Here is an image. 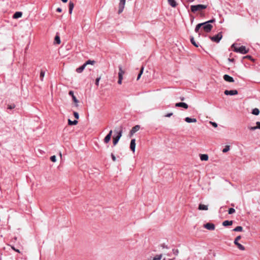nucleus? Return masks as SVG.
<instances>
[{"mask_svg":"<svg viewBox=\"0 0 260 260\" xmlns=\"http://www.w3.org/2000/svg\"><path fill=\"white\" fill-rule=\"evenodd\" d=\"M207 7V5L199 4L197 5H191L190 6V10L192 12L196 13L197 11H201L203 9H205Z\"/></svg>","mask_w":260,"mask_h":260,"instance_id":"f257e3e1","label":"nucleus"},{"mask_svg":"<svg viewBox=\"0 0 260 260\" xmlns=\"http://www.w3.org/2000/svg\"><path fill=\"white\" fill-rule=\"evenodd\" d=\"M232 46L234 47V51L236 52H239L241 54H244L248 52V50L247 49L246 47L244 46H242L239 47H237L235 46L234 44H233Z\"/></svg>","mask_w":260,"mask_h":260,"instance_id":"f03ea898","label":"nucleus"},{"mask_svg":"<svg viewBox=\"0 0 260 260\" xmlns=\"http://www.w3.org/2000/svg\"><path fill=\"white\" fill-rule=\"evenodd\" d=\"M222 37V33L221 32H219L217 35L213 36V37H210V39L213 42L218 43L220 41Z\"/></svg>","mask_w":260,"mask_h":260,"instance_id":"7ed1b4c3","label":"nucleus"},{"mask_svg":"<svg viewBox=\"0 0 260 260\" xmlns=\"http://www.w3.org/2000/svg\"><path fill=\"white\" fill-rule=\"evenodd\" d=\"M212 27L213 26L210 23H208L207 22L203 23V29L207 32L211 31Z\"/></svg>","mask_w":260,"mask_h":260,"instance_id":"20e7f679","label":"nucleus"},{"mask_svg":"<svg viewBox=\"0 0 260 260\" xmlns=\"http://www.w3.org/2000/svg\"><path fill=\"white\" fill-rule=\"evenodd\" d=\"M241 236H237L236 239L234 240V244L237 246L238 248L241 250H244L245 249V247L241 244L240 243H238V240H239L241 239Z\"/></svg>","mask_w":260,"mask_h":260,"instance_id":"39448f33","label":"nucleus"},{"mask_svg":"<svg viewBox=\"0 0 260 260\" xmlns=\"http://www.w3.org/2000/svg\"><path fill=\"white\" fill-rule=\"evenodd\" d=\"M126 0H120L119 4L118 13H121L124 9Z\"/></svg>","mask_w":260,"mask_h":260,"instance_id":"423d86ee","label":"nucleus"},{"mask_svg":"<svg viewBox=\"0 0 260 260\" xmlns=\"http://www.w3.org/2000/svg\"><path fill=\"white\" fill-rule=\"evenodd\" d=\"M225 95H234L238 94V91L237 90H225L224 92Z\"/></svg>","mask_w":260,"mask_h":260,"instance_id":"0eeeda50","label":"nucleus"},{"mask_svg":"<svg viewBox=\"0 0 260 260\" xmlns=\"http://www.w3.org/2000/svg\"><path fill=\"white\" fill-rule=\"evenodd\" d=\"M204 226L208 230L213 231L215 229V225L212 223H207L204 224Z\"/></svg>","mask_w":260,"mask_h":260,"instance_id":"6e6552de","label":"nucleus"},{"mask_svg":"<svg viewBox=\"0 0 260 260\" xmlns=\"http://www.w3.org/2000/svg\"><path fill=\"white\" fill-rule=\"evenodd\" d=\"M175 107H182L185 109H187L188 108V106L187 104L183 102L177 103L175 104Z\"/></svg>","mask_w":260,"mask_h":260,"instance_id":"1a4fd4ad","label":"nucleus"},{"mask_svg":"<svg viewBox=\"0 0 260 260\" xmlns=\"http://www.w3.org/2000/svg\"><path fill=\"white\" fill-rule=\"evenodd\" d=\"M69 94L72 96L74 102L76 104V106L77 107L79 101L77 99L76 97L74 95V92L72 90L70 91Z\"/></svg>","mask_w":260,"mask_h":260,"instance_id":"9d476101","label":"nucleus"},{"mask_svg":"<svg viewBox=\"0 0 260 260\" xmlns=\"http://www.w3.org/2000/svg\"><path fill=\"white\" fill-rule=\"evenodd\" d=\"M112 134V131L111 130L109 132V134L105 137L104 141L105 143H108L110 141L111 138Z\"/></svg>","mask_w":260,"mask_h":260,"instance_id":"9b49d317","label":"nucleus"},{"mask_svg":"<svg viewBox=\"0 0 260 260\" xmlns=\"http://www.w3.org/2000/svg\"><path fill=\"white\" fill-rule=\"evenodd\" d=\"M223 79L229 82H234V80L233 77L228 75H224L223 76Z\"/></svg>","mask_w":260,"mask_h":260,"instance_id":"f8f14e48","label":"nucleus"},{"mask_svg":"<svg viewBox=\"0 0 260 260\" xmlns=\"http://www.w3.org/2000/svg\"><path fill=\"white\" fill-rule=\"evenodd\" d=\"M119 72L118 73V79L122 80V76L124 72L122 71V67L121 66L119 67Z\"/></svg>","mask_w":260,"mask_h":260,"instance_id":"ddd939ff","label":"nucleus"},{"mask_svg":"<svg viewBox=\"0 0 260 260\" xmlns=\"http://www.w3.org/2000/svg\"><path fill=\"white\" fill-rule=\"evenodd\" d=\"M135 139H132L131 142L130 144V148L131 150L135 152V148H136V143H135Z\"/></svg>","mask_w":260,"mask_h":260,"instance_id":"4468645a","label":"nucleus"},{"mask_svg":"<svg viewBox=\"0 0 260 260\" xmlns=\"http://www.w3.org/2000/svg\"><path fill=\"white\" fill-rule=\"evenodd\" d=\"M256 126H249L248 127V129L251 131H254L256 129H260V122L257 121L256 122Z\"/></svg>","mask_w":260,"mask_h":260,"instance_id":"2eb2a0df","label":"nucleus"},{"mask_svg":"<svg viewBox=\"0 0 260 260\" xmlns=\"http://www.w3.org/2000/svg\"><path fill=\"white\" fill-rule=\"evenodd\" d=\"M74 3L72 1H70L69 4V14H72L73 12V10L74 9Z\"/></svg>","mask_w":260,"mask_h":260,"instance_id":"dca6fc26","label":"nucleus"},{"mask_svg":"<svg viewBox=\"0 0 260 260\" xmlns=\"http://www.w3.org/2000/svg\"><path fill=\"white\" fill-rule=\"evenodd\" d=\"M140 127L139 125H137L135 126H134L132 130L131 131V135H133L134 134V133H135L136 132H137V131H138L140 129Z\"/></svg>","mask_w":260,"mask_h":260,"instance_id":"f3484780","label":"nucleus"},{"mask_svg":"<svg viewBox=\"0 0 260 260\" xmlns=\"http://www.w3.org/2000/svg\"><path fill=\"white\" fill-rule=\"evenodd\" d=\"M185 121L187 123L196 122H197V119L187 117L185 118Z\"/></svg>","mask_w":260,"mask_h":260,"instance_id":"a211bd4d","label":"nucleus"},{"mask_svg":"<svg viewBox=\"0 0 260 260\" xmlns=\"http://www.w3.org/2000/svg\"><path fill=\"white\" fill-rule=\"evenodd\" d=\"M198 209L200 210H207L208 209V207L207 205L201 204L199 205Z\"/></svg>","mask_w":260,"mask_h":260,"instance_id":"6ab92c4d","label":"nucleus"},{"mask_svg":"<svg viewBox=\"0 0 260 260\" xmlns=\"http://www.w3.org/2000/svg\"><path fill=\"white\" fill-rule=\"evenodd\" d=\"M22 15V13L21 12H16L13 15V18L17 19L21 17Z\"/></svg>","mask_w":260,"mask_h":260,"instance_id":"aec40b11","label":"nucleus"},{"mask_svg":"<svg viewBox=\"0 0 260 260\" xmlns=\"http://www.w3.org/2000/svg\"><path fill=\"white\" fill-rule=\"evenodd\" d=\"M169 4L173 8L177 6V3L175 0H168Z\"/></svg>","mask_w":260,"mask_h":260,"instance_id":"412c9836","label":"nucleus"},{"mask_svg":"<svg viewBox=\"0 0 260 260\" xmlns=\"http://www.w3.org/2000/svg\"><path fill=\"white\" fill-rule=\"evenodd\" d=\"M85 64H83L82 66L76 69V72L78 73H81L83 72L85 68Z\"/></svg>","mask_w":260,"mask_h":260,"instance_id":"4be33fe9","label":"nucleus"},{"mask_svg":"<svg viewBox=\"0 0 260 260\" xmlns=\"http://www.w3.org/2000/svg\"><path fill=\"white\" fill-rule=\"evenodd\" d=\"M208 158H209V157L207 154H203L200 155V159L201 160L207 161L208 160Z\"/></svg>","mask_w":260,"mask_h":260,"instance_id":"5701e85b","label":"nucleus"},{"mask_svg":"<svg viewBox=\"0 0 260 260\" xmlns=\"http://www.w3.org/2000/svg\"><path fill=\"white\" fill-rule=\"evenodd\" d=\"M201 26H203V23H199V24H197L196 25L195 29H194L195 32L197 33H199V35L200 34L199 33V29Z\"/></svg>","mask_w":260,"mask_h":260,"instance_id":"b1692460","label":"nucleus"},{"mask_svg":"<svg viewBox=\"0 0 260 260\" xmlns=\"http://www.w3.org/2000/svg\"><path fill=\"white\" fill-rule=\"evenodd\" d=\"M233 224V221L231 220H225L222 222V225L223 226H228V225H231Z\"/></svg>","mask_w":260,"mask_h":260,"instance_id":"393cba45","label":"nucleus"},{"mask_svg":"<svg viewBox=\"0 0 260 260\" xmlns=\"http://www.w3.org/2000/svg\"><path fill=\"white\" fill-rule=\"evenodd\" d=\"M78 123V121L75 120L74 121H72L71 119H68V124L70 125H76Z\"/></svg>","mask_w":260,"mask_h":260,"instance_id":"a878e982","label":"nucleus"},{"mask_svg":"<svg viewBox=\"0 0 260 260\" xmlns=\"http://www.w3.org/2000/svg\"><path fill=\"white\" fill-rule=\"evenodd\" d=\"M252 113L255 115H258L259 113V110L257 108H254L252 110Z\"/></svg>","mask_w":260,"mask_h":260,"instance_id":"bb28decb","label":"nucleus"},{"mask_svg":"<svg viewBox=\"0 0 260 260\" xmlns=\"http://www.w3.org/2000/svg\"><path fill=\"white\" fill-rule=\"evenodd\" d=\"M119 139H120V138L117 136L113 137V145H116L117 144V143H118V142L119 141Z\"/></svg>","mask_w":260,"mask_h":260,"instance_id":"cd10ccee","label":"nucleus"},{"mask_svg":"<svg viewBox=\"0 0 260 260\" xmlns=\"http://www.w3.org/2000/svg\"><path fill=\"white\" fill-rule=\"evenodd\" d=\"M55 42L57 44H59L60 43V39L59 36L56 35L54 39Z\"/></svg>","mask_w":260,"mask_h":260,"instance_id":"c85d7f7f","label":"nucleus"},{"mask_svg":"<svg viewBox=\"0 0 260 260\" xmlns=\"http://www.w3.org/2000/svg\"><path fill=\"white\" fill-rule=\"evenodd\" d=\"M243 230V228L241 226H238L233 229L235 232H241Z\"/></svg>","mask_w":260,"mask_h":260,"instance_id":"c756f323","label":"nucleus"},{"mask_svg":"<svg viewBox=\"0 0 260 260\" xmlns=\"http://www.w3.org/2000/svg\"><path fill=\"white\" fill-rule=\"evenodd\" d=\"M190 42L191 43V44L192 45H193L194 46H196V47H198L199 46H198V44H197L196 43V42H195L194 40V38L193 37H191L190 38Z\"/></svg>","mask_w":260,"mask_h":260,"instance_id":"7c9ffc66","label":"nucleus"},{"mask_svg":"<svg viewBox=\"0 0 260 260\" xmlns=\"http://www.w3.org/2000/svg\"><path fill=\"white\" fill-rule=\"evenodd\" d=\"M162 254L156 255L155 257H153V260H160L162 258Z\"/></svg>","mask_w":260,"mask_h":260,"instance_id":"2f4dec72","label":"nucleus"},{"mask_svg":"<svg viewBox=\"0 0 260 260\" xmlns=\"http://www.w3.org/2000/svg\"><path fill=\"white\" fill-rule=\"evenodd\" d=\"M45 71L43 70H41V73H40V79L41 81L43 80V78L45 76Z\"/></svg>","mask_w":260,"mask_h":260,"instance_id":"473e14b6","label":"nucleus"},{"mask_svg":"<svg viewBox=\"0 0 260 260\" xmlns=\"http://www.w3.org/2000/svg\"><path fill=\"white\" fill-rule=\"evenodd\" d=\"M94 63L95 61L88 60L84 64H85V66H86L87 64H93Z\"/></svg>","mask_w":260,"mask_h":260,"instance_id":"72a5a7b5","label":"nucleus"},{"mask_svg":"<svg viewBox=\"0 0 260 260\" xmlns=\"http://www.w3.org/2000/svg\"><path fill=\"white\" fill-rule=\"evenodd\" d=\"M143 70H144V67H142L141 69V71H140L139 74L138 75L137 80H139L141 76L142 75V74L143 72Z\"/></svg>","mask_w":260,"mask_h":260,"instance_id":"f704fd0d","label":"nucleus"},{"mask_svg":"<svg viewBox=\"0 0 260 260\" xmlns=\"http://www.w3.org/2000/svg\"><path fill=\"white\" fill-rule=\"evenodd\" d=\"M143 70H144V67H142L141 69V71H140L139 74L138 75L137 80H139L141 76L142 75V74L143 72Z\"/></svg>","mask_w":260,"mask_h":260,"instance_id":"c9c22d12","label":"nucleus"},{"mask_svg":"<svg viewBox=\"0 0 260 260\" xmlns=\"http://www.w3.org/2000/svg\"><path fill=\"white\" fill-rule=\"evenodd\" d=\"M229 150H230V146L226 145V146H225V148L224 149H223L222 152L225 153V152H227L228 151H229Z\"/></svg>","mask_w":260,"mask_h":260,"instance_id":"e433bc0d","label":"nucleus"},{"mask_svg":"<svg viewBox=\"0 0 260 260\" xmlns=\"http://www.w3.org/2000/svg\"><path fill=\"white\" fill-rule=\"evenodd\" d=\"M172 252L176 256L178 255L179 254V250L178 249H173Z\"/></svg>","mask_w":260,"mask_h":260,"instance_id":"4c0bfd02","label":"nucleus"},{"mask_svg":"<svg viewBox=\"0 0 260 260\" xmlns=\"http://www.w3.org/2000/svg\"><path fill=\"white\" fill-rule=\"evenodd\" d=\"M235 212V209H234L233 208H231L229 209L228 213L229 214H233Z\"/></svg>","mask_w":260,"mask_h":260,"instance_id":"58836bf2","label":"nucleus"},{"mask_svg":"<svg viewBox=\"0 0 260 260\" xmlns=\"http://www.w3.org/2000/svg\"><path fill=\"white\" fill-rule=\"evenodd\" d=\"M15 105L14 104H13L12 105H9L8 106V109H14L15 108Z\"/></svg>","mask_w":260,"mask_h":260,"instance_id":"ea45409f","label":"nucleus"},{"mask_svg":"<svg viewBox=\"0 0 260 260\" xmlns=\"http://www.w3.org/2000/svg\"><path fill=\"white\" fill-rule=\"evenodd\" d=\"M50 160L53 162H55L56 161V156L55 155L51 156Z\"/></svg>","mask_w":260,"mask_h":260,"instance_id":"a19ab883","label":"nucleus"},{"mask_svg":"<svg viewBox=\"0 0 260 260\" xmlns=\"http://www.w3.org/2000/svg\"><path fill=\"white\" fill-rule=\"evenodd\" d=\"M122 129H121L118 132V135L117 136V137H118V138H120L121 136H122Z\"/></svg>","mask_w":260,"mask_h":260,"instance_id":"79ce46f5","label":"nucleus"},{"mask_svg":"<svg viewBox=\"0 0 260 260\" xmlns=\"http://www.w3.org/2000/svg\"><path fill=\"white\" fill-rule=\"evenodd\" d=\"M160 246L161 247H162V248H166V249H168L169 248L168 246L167 245H166L165 244H164V243L160 244Z\"/></svg>","mask_w":260,"mask_h":260,"instance_id":"37998d69","label":"nucleus"},{"mask_svg":"<svg viewBox=\"0 0 260 260\" xmlns=\"http://www.w3.org/2000/svg\"><path fill=\"white\" fill-rule=\"evenodd\" d=\"M74 117L76 118V119H78L79 116V114L77 112H74Z\"/></svg>","mask_w":260,"mask_h":260,"instance_id":"c03bdc74","label":"nucleus"},{"mask_svg":"<svg viewBox=\"0 0 260 260\" xmlns=\"http://www.w3.org/2000/svg\"><path fill=\"white\" fill-rule=\"evenodd\" d=\"M101 79V77H99L98 78L96 79V80H95V84L98 86L99 84V81Z\"/></svg>","mask_w":260,"mask_h":260,"instance_id":"a18cd8bd","label":"nucleus"},{"mask_svg":"<svg viewBox=\"0 0 260 260\" xmlns=\"http://www.w3.org/2000/svg\"><path fill=\"white\" fill-rule=\"evenodd\" d=\"M210 123L214 127H216L217 126V124L216 122L210 121Z\"/></svg>","mask_w":260,"mask_h":260,"instance_id":"49530a36","label":"nucleus"},{"mask_svg":"<svg viewBox=\"0 0 260 260\" xmlns=\"http://www.w3.org/2000/svg\"><path fill=\"white\" fill-rule=\"evenodd\" d=\"M111 157H112V160L114 161H116V157L115 156V155L113 153L111 154Z\"/></svg>","mask_w":260,"mask_h":260,"instance_id":"de8ad7c7","label":"nucleus"},{"mask_svg":"<svg viewBox=\"0 0 260 260\" xmlns=\"http://www.w3.org/2000/svg\"><path fill=\"white\" fill-rule=\"evenodd\" d=\"M173 115V113H170L165 115L166 117H170Z\"/></svg>","mask_w":260,"mask_h":260,"instance_id":"09e8293b","label":"nucleus"},{"mask_svg":"<svg viewBox=\"0 0 260 260\" xmlns=\"http://www.w3.org/2000/svg\"><path fill=\"white\" fill-rule=\"evenodd\" d=\"M215 21V19H211L210 20H209L208 21H206L207 22H208V23H212L213 22Z\"/></svg>","mask_w":260,"mask_h":260,"instance_id":"8fccbe9b","label":"nucleus"},{"mask_svg":"<svg viewBox=\"0 0 260 260\" xmlns=\"http://www.w3.org/2000/svg\"><path fill=\"white\" fill-rule=\"evenodd\" d=\"M56 11L57 12H61L62 11V9L60 8H57L56 9Z\"/></svg>","mask_w":260,"mask_h":260,"instance_id":"3c124183","label":"nucleus"},{"mask_svg":"<svg viewBox=\"0 0 260 260\" xmlns=\"http://www.w3.org/2000/svg\"><path fill=\"white\" fill-rule=\"evenodd\" d=\"M12 249L16 252H20L19 250L15 249L14 247H12Z\"/></svg>","mask_w":260,"mask_h":260,"instance_id":"603ef678","label":"nucleus"},{"mask_svg":"<svg viewBox=\"0 0 260 260\" xmlns=\"http://www.w3.org/2000/svg\"><path fill=\"white\" fill-rule=\"evenodd\" d=\"M121 83H122V80H119V79H118V83L119 84H121Z\"/></svg>","mask_w":260,"mask_h":260,"instance_id":"864d4df0","label":"nucleus"},{"mask_svg":"<svg viewBox=\"0 0 260 260\" xmlns=\"http://www.w3.org/2000/svg\"><path fill=\"white\" fill-rule=\"evenodd\" d=\"M63 3H67L68 2V0H61Z\"/></svg>","mask_w":260,"mask_h":260,"instance_id":"5fc2aeb1","label":"nucleus"},{"mask_svg":"<svg viewBox=\"0 0 260 260\" xmlns=\"http://www.w3.org/2000/svg\"><path fill=\"white\" fill-rule=\"evenodd\" d=\"M180 100H181V101H183V100H184V97L181 98H180Z\"/></svg>","mask_w":260,"mask_h":260,"instance_id":"6e6d98bb","label":"nucleus"},{"mask_svg":"<svg viewBox=\"0 0 260 260\" xmlns=\"http://www.w3.org/2000/svg\"><path fill=\"white\" fill-rule=\"evenodd\" d=\"M245 57L246 58H251V56H247Z\"/></svg>","mask_w":260,"mask_h":260,"instance_id":"4d7b16f0","label":"nucleus"},{"mask_svg":"<svg viewBox=\"0 0 260 260\" xmlns=\"http://www.w3.org/2000/svg\"><path fill=\"white\" fill-rule=\"evenodd\" d=\"M169 260H175V258L172 259H169Z\"/></svg>","mask_w":260,"mask_h":260,"instance_id":"13d9d810","label":"nucleus"}]
</instances>
